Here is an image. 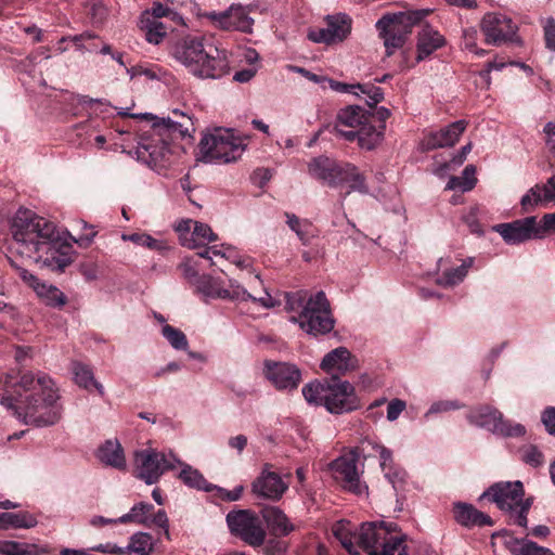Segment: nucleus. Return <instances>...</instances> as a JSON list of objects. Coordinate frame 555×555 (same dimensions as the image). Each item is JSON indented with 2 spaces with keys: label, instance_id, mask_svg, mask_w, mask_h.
Masks as SVG:
<instances>
[{
  "label": "nucleus",
  "instance_id": "1",
  "mask_svg": "<svg viewBox=\"0 0 555 555\" xmlns=\"http://www.w3.org/2000/svg\"><path fill=\"white\" fill-rule=\"evenodd\" d=\"M59 399L54 382L44 373L5 374L0 378V403L26 425L56 424L62 416Z\"/></svg>",
  "mask_w": 555,
  "mask_h": 555
},
{
  "label": "nucleus",
  "instance_id": "2",
  "mask_svg": "<svg viewBox=\"0 0 555 555\" xmlns=\"http://www.w3.org/2000/svg\"><path fill=\"white\" fill-rule=\"evenodd\" d=\"M10 232L18 254L51 271L63 272L70 264V246L64 244L56 225L29 209H18Z\"/></svg>",
  "mask_w": 555,
  "mask_h": 555
},
{
  "label": "nucleus",
  "instance_id": "3",
  "mask_svg": "<svg viewBox=\"0 0 555 555\" xmlns=\"http://www.w3.org/2000/svg\"><path fill=\"white\" fill-rule=\"evenodd\" d=\"M172 117L155 121L150 134L141 139L137 153L138 157L155 168H166L171 163L173 155V141L178 138H191L195 131L191 117L177 109Z\"/></svg>",
  "mask_w": 555,
  "mask_h": 555
},
{
  "label": "nucleus",
  "instance_id": "4",
  "mask_svg": "<svg viewBox=\"0 0 555 555\" xmlns=\"http://www.w3.org/2000/svg\"><path fill=\"white\" fill-rule=\"evenodd\" d=\"M171 55L190 74L201 79H219L230 70L227 51L211 43L205 44L202 37L181 38L172 47Z\"/></svg>",
  "mask_w": 555,
  "mask_h": 555
},
{
  "label": "nucleus",
  "instance_id": "5",
  "mask_svg": "<svg viewBox=\"0 0 555 555\" xmlns=\"http://www.w3.org/2000/svg\"><path fill=\"white\" fill-rule=\"evenodd\" d=\"M395 522H364L357 533V545L369 555H408L405 535Z\"/></svg>",
  "mask_w": 555,
  "mask_h": 555
},
{
  "label": "nucleus",
  "instance_id": "6",
  "mask_svg": "<svg viewBox=\"0 0 555 555\" xmlns=\"http://www.w3.org/2000/svg\"><path fill=\"white\" fill-rule=\"evenodd\" d=\"M525 490L521 481H500L489 487L479 500L489 499L504 512L509 514L511 520L519 526L527 527V514L532 500L524 499Z\"/></svg>",
  "mask_w": 555,
  "mask_h": 555
},
{
  "label": "nucleus",
  "instance_id": "7",
  "mask_svg": "<svg viewBox=\"0 0 555 555\" xmlns=\"http://www.w3.org/2000/svg\"><path fill=\"white\" fill-rule=\"evenodd\" d=\"M431 12L430 9H423L383 15L377 21L376 28L384 41L386 55L391 56L401 49L412 33L413 26Z\"/></svg>",
  "mask_w": 555,
  "mask_h": 555
},
{
  "label": "nucleus",
  "instance_id": "8",
  "mask_svg": "<svg viewBox=\"0 0 555 555\" xmlns=\"http://www.w3.org/2000/svg\"><path fill=\"white\" fill-rule=\"evenodd\" d=\"M195 293L201 295L205 301L210 299H228L232 301H253L258 302L263 308L275 306L273 297L263 289L262 296H255L244 288L235 280H230L228 287L222 286L219 279L208 274H203L195 281Z\"/></svg>",
  "mask_w": 555,
  "mask_h": 555
},
{
  "label": "nucleus",
  "instance_id": "9",
  "mask_svg": "<svg viewBox=\"0 0 555 555\" xmlns=\"http://www.w3.org/2000/svg\"><path fill=\"white\" fill-rule=\"evenodd\" d=\"M245 150L242 140L229 130H217L203 137L199 142L202 159L206 163H231L237 160Z\"/></svg>",
  "mask_w": 555,
  "mask_h": 555
},
{
  "label": "nucleus",
  "instance_id": "10",
  "mask_svg": "<svg viewBox=\"0 0 555 555\" xmlns=\"http://www.w3.org/2000/svg\"><path fill=\"white\" fill-rule=\"evenodd\" d=\"M289 320L313 336L330 333L335 323L331 315L330 304L323 292H318L314 296H311L300 313L297 317H291Z\"/></svg>",
  "mask_w": 555,
  "mask_h": 555
},
{
  "label": "nucleus",
  "instance_id": "11",
  "mask_svg": "<svg viewBox=\"0 0 555 555\" xmlns=\"http://www.w3.org/2000/svg\"><path fill=\"white\" fill-rule=\"evenodd\" d=\"M137 476L146 485L156 483L160 476L175 469L180 460L172 453L157 452L153 449L140 450L134 453Z\"/></svg>",
  "mask_w": 555,
  "mask_h": 555
},
{
  "label": "nucleus",
  "instance_id": "12",
  "mask_svg": "<svg viewBox=\"0 0 555 555\" xmlns=\"http://www.w3.org/2000/svg\"><path fill=\"white\" fill-rule=\"evenodd\" d=\"M470 424L486 428L495 435L503 437H520L526 434V428L519 423L512 424L504 420L503 414L493 406L481 405L473 409L467 414Z\"/></svg>",
  "mask_w": 555,
  "mask_h": 555
},
{
  "label": "nucleus",
  "instance_id": "13",
  "mask_svg": "<svg viewBox=\"0 0 555 555\" xmlns=\"http://www.w3.org/2000/svg\"><path fill=\"white\" fill-rule=\"evenodd\" d=\"M230 532L251 546H259L266 539V531L255 513L249 509L231 511L227 515Z\"/></svg>",
  "mask_w": 555,
  "mask_h": 555
},
{
  "label": "nucleus",
  "instance_id": "14",
  "mask_svg": "<svg viewBox=\"0 0 555 555\" xmlns=\"http://www.w3.org/2000/svg\"><path fill=\"white\" fill-rule=\"evenodd\" d=\"M480 28L488 44L501 46L506 42L520 43V39L517 36V25L511 17L503 13H487L481 20Z\"/></svg>",
  "mask_w": 555,
  "mask_h": 555
},
{
  "label": "nucleus",
  "instance_id": "15",
  "mask_svg": "<svg viewBox=\"0 0 555 555\" xmlns=\"http://www.w3.org/2000/svg\"><path fill=\"white\" fill-rule=\"evenodd\" d=\"M371 118L370 112L365 108L359 105H349L338 112L337 120L332 131L346 141L352 142L357 140L360 145V131L369 126Z\"/></svg>",
  "mask_w": 555,
  "mask_h": 555
},
{
  "label": "nucleus",
  "instance_id": "16",
  "mask_svg": "<svg viewBox=\"0 0 555 555\" xmlns=\"http://www.w3.org/2000/svg\"><path fill=\"white\" fill-rule=\"evenodd\" d=\"M334 478L343 488L357 495L366 492L367 487L361 481L358 470V455L356 452H349L334 460L331 464Z\"/></svg>",
  "mask_w": 555,
  "mask_h": 555
},
{
  "label": "nucleus",
  "instance_id": "17",
  "mask_svg": "<svg viewBox=\"0 0 555 555\" xmlns=\"http://www.w3.org/2000/svg\"><path fill=\"white\" fill-rule=\"evenodd\" d=\"M249 7L232 4L223 12H209L205 16L219 29L251 34L254 20L249 16Z\"/></svg>",
  "mask_w": 555,
  "mask_h": 555
},
{
  "label": "nucleus",
  "instance_id": "18",
  "mask_svg": "<svg viewBox=\"0 0 555 555\" xmlns=\"http://www.w3.org/2000/svg\"><path fill=\"white\" fill-rule=\"evenodd\" d=\"M323 405L328 412L335 414L356 410L359 406V402L353 386L349 382L332 378V380L328 382Z\"/></svg>",
  "mask_w": 555,
  "mask_h": 555
},
{
  "label": "nucleus",
  "instance_id": "19",
  "mask_svg": "<svg viewBox=\"0 0 555 555\" xmlns=\"http://www.w3.org/2000/svg\"><path fill=\"white\" fill-rule=\"evenodd\" d=\"M325 22V28L308 30L310 41L330 46L344 41L351 31V18L346 14L327 15Z\"/></svg>",
  "mask_w": 555,
  "mask_h": 555
},
{
  "label": "nucleus",
  "instance_id": "20",
  "mask_svg": "<svg viewBox=\"0 0 555 555\" xmlns=\"http://www.w3.org/2000/svg\"><path fill=\"white\" fill-rule=\"evenodd\" d=\"M266 378L279 390L296 389L301 380L299 369L292 363L266 360L263 363Z\"/></svg>",
  "mask_w": 555,
  "mask_h": 555
},
{
  "label": "nucleus",
  "instance_id": "21",
  "mask_svg": "<svg viewBox=\"0 0 555 555\" xmlns=\"http://www.w3.org/2000/svg\"><path fill=\"white\" fill-rule=\"evenodd\" d=\"M288 486L281 476L271 470L270 464H264L260 475L251 483V492L262 499L278 501L287 490Z\"/></svg>",
  "mask_w": 555,
  "mask_h": 555
},
{
  "label": "nucleus",
  "instance_id": "22",
  "mask_svg": "<svg viewBox=\"0 0 555 555\" xmlns=\"http://www.w3.org/2000/svg\"><path fill=\"white\" fill-rule=\"evenodd\" d=\"M468 122L460 119L437 130L430 131L422 140V147L425 151L453 146L464 133Z\"/></svg>",
  "mask_w": 555,
  "mask_h": 555
},
{
  "label": "nucleus",
  "instance_id": "23",
  "mask_svg": "<svg viewBox=\"0 0 555 555\" xmlns=\"http://www.w3.org/2000/svg\"><path fill=\"white\" fill-rule=\"evenodd\" d=\"M390 111L384 106L376 108L374 113L370 112L372 118L369 126L362 128L360 131V147L371 151L384 140L386 129V119L390 116Z\"/></svg>",
  "mask_w": 555,
  "mask_h": 555
},
{
  "label": "nucleus",
  "instance_id": "24",
  "mask_svg": "<svg viewBox=\"0 0 555 555\" xmlns=\"http://www.w3.org/2000/svg\"><path fill=\"white\" fill-rule=\"evenodd\" d=\"M492 230L498 232L505 243L509 245L537 238L534 232V217H526L509 223L495 224Z\"/></svg>",
  "mask_w": 555,
  "mask_h": 555
},
{
  "label": "nucleus",
  "instance_id": "25",
  "mask_svg": "<svg viewBox=\"0 0 555 555\" xmlns=\"http://www.w3.org/2000/svg\"><path fill=\"white\" fill-rule=\"evenodd\" d=\"M328 87L338 93H351L357 96H365V103L373 107L384 99L382 88L371 83H346L333 79H324Z\"/></svg>",
  "mask_w": 555,
  "mask_h": 555
},
{
  "label": "nucleus",
  "instance_id": "26",
  "mask_svg": "<svg viewBox=\"0 0 555 555\" xmlns=\"http://www.w3.org/2000/svg\"><path fill=\"white\" fill-rule=\"evenodd\" d=\"M320 366L326 373L346 374L358 367V360L347 348L338 347L324 356Z\"/></svg>",
  "mask_w": 555,
  "mask_h": 555
},
{
  "label": "nucleus",
  "instance_id": "27",
  "mask_svg": "<svg viewBox=\"0 0 555 555\" xmlns=\"http://www.w3.org/2000/svg\"><path fill=\"white\" fill-rule=\"evenodd\" d=\"M447 43L446 38L434 27L425 24L417 35L416 62L420 63L429 57L435 51Z\"/></svg>",
  "mask_w": 555,
  "mask_h": 555
},
{
  "label": "nucleus",
  "instance_id": "28",
  "mask_svg": "<svg viewBox=\"0 0 555 555\" xmlns=\"http://www.w3.org/2000/svg\"><path fill=\"white\" fill-rule=\"evenodd\" d=\"M555 203V175L540 185L532 186L520 201L524 211H530L539 205Z\"/></svg>",
  "mask_w": 555,
  "mask_h": 555
},
{
  "label": "nucleus",
  "instance_id": "29",
  "mask_svg": "<svg viewBox=\"0 0 555 555\" xmlns=\"http://www.w3.org/2000/svg\"><path fill=\"white\" fill-rule=\"evenodd\" d=\"M449 259L440 258L437 263L438 278L436 283L442 287H451L460 284L466 278L474 263V258L468 257L456 268H448Z\"/></svg>",
  "mask_w": 555,
  "mask_h": 555
},
{
  "label": "nucleus",
  "instance_id": "30",
  "mask_svg": "<svg viewBox=\"0 0 555 555\" xmlns=\"http://www.w3.org/2000/svg\"><path fill=\"white\" fill-rule=\"evenodd\" d=\"M453 516L457 524L463 527H483L492 526L493 520L491 517L480 511L474 505L464 502H456L453 504Z\"/></svg>",
  "mask_w": 555,
  "mask_h": 555
},
{
  "label": "nucleus",
  "instance_id": "31",
  "mask_svg": "<svg viewBox=\"0 0 555 555\" xmlns=\"http://www.w3.org/2000/svg\"><path fill=\"white\" fill-rule=\"evenodd\" d=\"M341 164H336L327 157H317L308 165L310 176L323 181L330 186L336 188Z\"/></svg>",
  "mask_w": 555,
  "mask_h": 555
},
{
  "label": "nucleus",
  "instance_id": "32",
  "mask_svg": "<svg viewBox=\"0 0 555 555\" xmlns=\"http://www.w3.org/2000/svg\"><path fill=\"white\" fill-rule=\"evenodd\" d=\"M261 515L274 535H287L294 530V526L279 507L267 506L262 508Z\"/></svg>",
  "mask_w": 555,
  "mask_h": 555
},
{
  "label": "nucleus",
  "instance_id": "33",
  "mask_svg": "<svg viewBox=\"0 0 555 555\" xmlns=\"http://www.w3.org/2000/svg\"><path fill=\"white\" fill-rule=\"evenodd\" d=\"M98 459L103 464L116 469L126 468L124 450L117 440L105 441L98 450Z\"/></svg>",
  "mask_w": 555,
  "mask_h": 555
},
{
  "label": "nucleus",
  "instance_id": "34",
  "mask_svg": "<svg viewBox=\"0 0 555 555\" xmlns=\"http://www.w3.org/2000/svg\"><path fill=\"white\" fill-rule=\"evenodd\" d=\"M140 28L144 31L146 41L153 44H159L167 34L164 24L154 18L149 11L142 13Z\"/></svg>",
  "mask_w": 555,
  "mask_h": 555
},
{
  "label": "nucleus",
  "instance_id": "35",
  "mask_svg": "<svg viewBox=\"0 0 555 555\" xmlns=\"http://www.w3.org/2000/svg\"><path fill=\"white\" fill-rule=\"evenodd\" d=\"M72 372L74 374L75 383L86 390L95 388L100 396H104V387L101 383L94 379L92 370L80 362L72 363Z\"/></svg>",
  "mask_w": 555,
  "mask_h": 555
},
{
  "label": "nucleus",
  "instance_id": "36",
  "mask_svg": "<svg viewBox=\"0 0 555 555\" xmlns=\"http://www.w3.org/2000/svg\"><path fill=\"white\" fill-rule=\"evenodd\" d=\"M349 183L351 191H358L361 193H367V186L365 179L359 169L349 163L341 164L340 175L338 176L337 186Z\"/></svg>",
  "mask_w": 555,
  "mask_h": 555
},
{
  "label": "nucleus",
  "instance_id": "37",
  "mask_svg": "<svg viewBox=\"0 0 555 555\" xmlns=\"http://www.w3.org/2000/svg\"><path fill=\"white\" fill-rule=\"evenodd\" d=\"M177 466L181 467L179 478L185 486L197 490H204L206 492L214 491V485L209 483L199 473V470L193 468L191 465L185 464L181 461L180 464H177Z\"/></svg>",
  "mask_w": 555,
  "mask_h": 555
},
{
  "label": "nucleus",
  "instance_id": "38",
  "mask_svg": "<svg viewBox=\"0 0 555 555\" xmlns=\"http://www.w3.org/2000/svg\"><path fill=\"white\" fill-rule=\"evenodd\" d=\"M154 506L150 503L140 502L134 504L130 511L118 518L119 524L133 522L143 526H150V515Z\"/></svg>",
  "mask_w": 555,
  "mask_h": 555
},
{
  "label": "nucleus",
  "instance_id": "39",
  "mask_svg": "<svg viewBox=\"0 0 555 555\" xmlns=\"http://www.w3.org/2000/svg\"><path fill=\"white\" fill-rule=\"evenodd\" d=\"M508 548L513 555H555L550 548L528 539H515L508 543Z\"/></svg>",
  "mask_w": 555,
  "mask_h": 555
},
{
  "label": "nucleus",
  "instance_id": "40",
  "mask_svg": "<svg viewBox=\"0 0 555 555\" xmlns=\"http://www.w3.org/2000/svg\"><path fill=\"white\" fill-rule=\"evenodd\" d=\"M140 555H150L154 550V539L147 532H137L130 537L129 544L124 548Z\"/></svg>",
  "mask_w": 555,
  "mask_h": 555
},
{
  "label": "nucleus",
  "instance_id": "41",
  "mask_svg": "<svg viewBox=\"0 0 555 555\" xmlns=\"http://www.w3.org/2000/svg\"><path fill=\"white\" fill-rule=\"evenodd\" d=\"M333 533L340 544L351 553L357 544V533L352 532L351 524L349 521L340 520L333 526Z\"/></svg>",
  "mask_w": 555,
  "mask_h": 555
},
{
  "label": "nucleus",
  "instance_id": "42",
  "mask_svg": "<svg viewBox=\"0 0 555 555\" xmlns=\"http://www.w3.org/2000/svg\"><path fill=\"white\" fill-rule=\"evenodd\" d=\"M37 520L34 516L23 513H3L0 516V526L3 528H31Z\"/></svg>",
  "mask_w": 555,
  "mask_h": 555
},
{
  "label": "nucleus",
  "instance_id": "43",
  "mask_svg": "<svg viewBox=\"0 0 555 555\" xmlns=\"http://www.w3.org/2000/svg\"><path fill=\"white\" fill-rule=\"evenodd\" d=\"M36 293L51 307L61 308L66 304V296L53 285L44 283L40 286H36Z\"/></svg>",
  "mask_w": 555,
  "mask_h": 555
},
{
  "label": "nucleus",
  "instance_id": "44",
  "mask_svg": "<svg viewBox=\"0 0 555 555\" xmlns=\"http://www.w3.org/2000/svg\"><path fill=\"white\" fill-rule=\"evenodd\" d=\"M286 223L297 234L298 238L305 244H309L310 238L313 236L311 233V223L307 220H300L294 214H285Z\"/></svg>",
  "mask_w": 555,
  "mask_h": 555
},
{
  "label": "nucleus",
  "instance_id": "45",
  "mask_svg": "<svg viewBox=\"0 0 555 555\" xmlns=\"http://www.w3.org/2000/svg\"><path fill=\"white\" fill-rule=\"evenodd\" d=\"M328 388V382L326 383H309L302 388V395L309 403L317 405H323L325 396Z\"/></svg>",
  "mask_w": 555,
  "mask_h": 555
},
{
  "label": "nucleus",
  "instance_id": "46",
  "mask_svg": "<svg viewBox=\"0 0 555 555\" xmlns=\"http://www.w3.org/2000/svg\"><path fill=\"white\" fill-rule=\"evenodd\" d=\"M122 240L130 241L139 246L147 247L151 250L163 251L167 249L166 242L156 240L146 233L124 234Z\"/></svg>",
  "mask_w": 555,
  "mask_h": 555
},
{
  "label": "nucleus",
  "instance_id": "47",
  "mask_svg": "<svg viewBox=\"0 0 555 555\" xmlns=\"http://www.w3.org/2000/svg\"><path fill=\"white\" fill-rule=\"evenodd\" d=\"M216 240L217 236L208 224L194 221L191 242L195 245V248Z\"/></svg>",
  "mask_w": 555,
  "mask_h": 555
},
{
  "label": "nucleus",
  "instance_id": "48",
  "mask_svg": "<svg viewBox=\"0 0 555 555\" xmlns=\"http://www.w3.org/2000/svg\"><path fill=\"white\" fill-rule=\"evenodd\" d=\"M162 334L176 350H186L189 343L185 334L169 324L162 327Z\"/></svg>",
  "mask_w": 555,
  "mask_h": 555
},
{
  "label": "nucleus",
  "instance_id": "49",
  "mask_svg": "<svg viewBox=\"0 0 555 555\" xmlns=\"http://www.w3.org/2000/svg\"><path fill=\"white\" fill-rule=\"evenodd\" d=\"M521 461L532 467H539L544 463L543 453L533 444L520 449Z\"/></svg>",
  "mask_w": 555,
  "mask_h": 555
},
{
  "label": "nucleus",
  "instance_id": "50",
  "mask_svg": "<svg viewBox=\"0 0 555 555\" xmlns=\"http://www.w3.org/2000/svg\"><path fill=\"white\" fill-rule=\"evenodd\" d=\"M30 546L16 541L0 540V554L3 555H29Z\"/></svg>",
  "mask_w": 555,
  "mask_h": 555
},
{
  "label": "nucleus",
  "instance_id": "51",
  "mask_svg": "<svg viewBox=\"0 0 555 555\" xmlns=\"http://www.w3.org/2000/svg\"><path fill=\"white\" fill-rule=\"evenodd\" d=\"M127 73L131 78L135 76H144L151 80H159L162 78L163 72L157 66H134L131 68H127Z\"/></svg>",
  "mask_w": 555,
  "mask_h": 555
},
{
  "label": "nucleus",
  "instance_id": "52",
  "mask_svg": "<svg viewBox=\"0 0 555 555\" xmlns=\"http://www.w3.org/2000/svg\"><path fill=\"white\" fill-rule=\"evenodd\" d=\"M193 224H194V221L188 219V220H181L176 225V231L179 233L181 244L189 248H195V245L192 244V242H191V233L193 230Z\"/></svg>",
  "mask_w": 555,
  "mask_h": 555
},
{
  "label": "nucleus",
  "instance_id": "53",
  "mask_svg": "<svg viewBox=\"0 0 555 555\" xmlns=\"http://www.w3.org/2000/svg\"><path fill=\"white\" fill-rule=\"evenodd\" d=\"M555 230V214H546L540 223L534 218V232L537 238H542L547 232Z\"/></svg>",
  "mask_w": 555,
  "mask_h": 555
},
{
  "label": "nucleus",
  "instance_id": "54",
  "mask_svg": "<svg viewBox=\"0 0 555 555\" xmlns=\"http://www.w3.org/2000/svg\"><path fill=\"white\" fill-rule=\"evenodd\" d=\"M461 408H463V404H461L456 400H441V401L434 402L430 405L426 415L437 414V413H441V412H448V411H452V410H459Z\"/></svg>",
  "mask_w": 555,
  "mask_h": 555
},
{
  "label": "nucleus",
  "instance_id": "55",
  "mask_svg": "<svg viewBox=\"0 0 555 555\" xmlns=\"http://www.w3.org/2000/svg\"><path fill=\"white\" fill-rule=\"evenodd\" d=\"M478 40V30L475 27H465L462 30V48L465 50H475Z\"/></svg>",
  "mask_w": 555,
  "mask_h": 555
},
{
  "label": "nucleus",
  "instance_id": "56",
  "mask_svg": "<svg viewBox=\"0 0 555 555\" xmlns=\"http://www.w3.org/2000/svg\"><path fill=\"white\" fill-rule=\"evenodd\" d=\"M214 490L217 491L218 498L227 502H234L241 499L244 487L242 485L236 486L233 490H227L218 486H214Z\"/></svg>",
  "mask_w": 555,
  "mask_h": 555
},
{
  "label": "nucleus",
  "instance_id": "57",
  "mask_svg": "<svg viewBox=\"0 0 555 555\" xmlns=\"http://www.w3.org/2000/svg\"><path fill=\"white\" fill-rule=\"evenodd\" d=\"M179 269L182 271L183 278L186 279L192 286H195V281L201 278V275L197 274L195 262L192 259H185L179 266Z\"/></svg>",
  "mask_w": 555,
  "mask_h": 555
},
{
  "label": "nucleus",
  "instance_id": "58",
  "mask_svg": "<svg viewBox=\"0 0 555 555\" xmlns=\"http://www.w3.org/2000/svg\"><path fill=\"white\" fill-rule=\"evenodd\" d=\"M478 207H470L469 211L463 216V221L467 224L472 233L481 235L482 228L477 220Z\"/></svg>",
  "mask_w": 555,
  "mask_h": 555
},
{
  "label": "nucleus",
  "instance_id": "59",
  "mask_svg": "<svg viewBox=\"0 0 555 555\" xmlns=\"http://www.w3.org/2000/svg\"><path fill=\"white\" fill-rule=\"evenodd\" d=\"M405 402L401 399H393L387 406V420L390 422L396 421L399 415L405 410Z\"/></svg>",
  "mask_w": 555,
  "mask_h": 555
},
{
  "label": "nucleus",
  "instance_id": "60",
  "mask_svg": "<svg viewBox=\"0 0 555 555\" xmlns=\"http://www.w3.org/2000/svg\"><path fill=\"white\" fill-rule=\"evenodd\" d=\"M475 173H476L475 166L468 165L464 168V170L462 172V177H461L464 181L463 186H462L463 192L470 191L475 186L476 181H477Z\"/></svg>",
  "mask_w": 555,
  "mask_h": 555
},
{
  "label": "nucleus",
  "instance_id": "61",
  "mask_svg": "<svg viewBox=\"0 0 555 555\" xmlns=\"http://www.w3.org/2000/svg\"><path fill=\"white\" fill-rule=\"evenodd\" d=\"M544 37L546 47L555 51V18H546L544 24Z\"/></svg>",
  "mask_w": 555,
  "mask_h": 555
},
{
  "label": "nucleus",
  "instance_id": "62",
  "mask_svg": "<svg viewBox=\"0 0 555 555\" xmlns=\"http://www.w3.org/2000/svg\"><path fill=\"white\" fill-rule=\"evenodd\" d=\"M151 525L164 529L166 538L169 539V520L164 509H159L153 517L150 516V526Z\"/></svg>",
  "mask_w": 555,
  "mask_h": 555
},
{
  "label": "nucleus",
  "instance_id": "63",
  "mask_svg": "<svg viewBox=\"0 0 555 555\" xmlns=\"http://www.w3.org/2000/svg\"><path fill=\"white\" fill-rule=\"evenodd\" d=\"M272 178V172L268 168H258L254 171L251 179L255 184L263 186Z\"/></svg>",
  "mask_w": 555,
  "mask_h": 555
},
{
  "label": "nucleus",
  "instance_id": "64",
  "mask_svg": "<svg viewBox=\"0 0 555 555\" xmlns=\"http://www.w3.org/2000/svg\"><path fill=\"white\" fill-rule=\"evenodd\" d=\"M542 422L547 431L555 435V408H547L542 414Z\"/></svg>",
  "mask_w": 555,
  "mask_h": 555
}]
</instances>
